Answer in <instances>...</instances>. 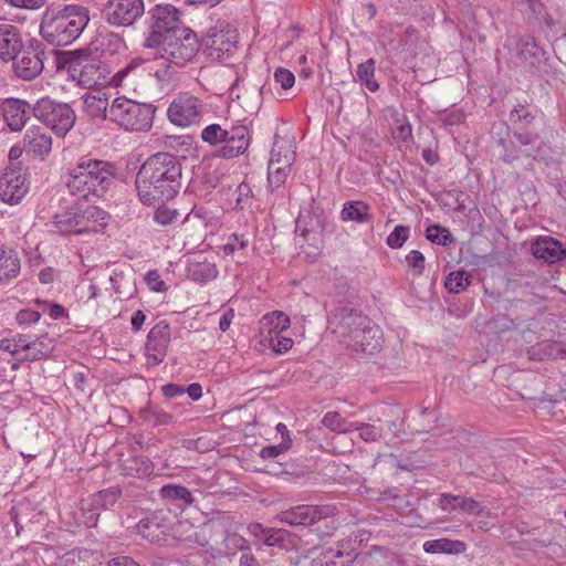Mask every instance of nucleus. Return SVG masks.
<instances>
[{"label":"nucleus","instance_id":"63","mask_svg":"<svg viewBox=\"0 0 566 566\" xmlns=\"http://www.w3.org/2000/svg\"><path fill=\"white\" fill-rule=\"evenodd\" d=\"M35 303L43 305L44 306L43 312H48V314L54 319H59V318L63 317L65 314L64 307L60 304H49L46 301H40V300H35Z\"/></svg>","mask_w":566,"mask_h":566},{"label":"nucleus","instance_id":"58","mask_svg":"<svg viewBox=\"0 0 566 566\" xmlns=\"http://www.w3.org/2000/svg\"><path fill=\"white\" fill-rule=\"evenodd\" d=\"M458 495L451 494V493H441L436 504L438 507H440L443 512L452 513L457 511V500Z\"/></svg>","mask_w":566,"mask_h":566},{"label":"nucleus","instance_id":"64","mask_svg":"<svg viewBox=\"0 0 566 566\" xmlns=\"http://www.w3.org/2000/svg\"><path fill=\"white\" fill-rule=\"evenodd\" d=\"M146 282L151 291L163 292L165 290V283L160 280L159 273L155 270L147 272Z\"/></svg>","mask_w":566,"mask_h":566},{"label":"nucleus","instance_id":"19","mask_svg":"<svg viewBox=\"0 0 566 566\" xmlns=\"http://www.w3.org/2000/svg\"><path fill=\"white\" fill-rule=\"evenodd\" d=\"M122 495V490L117 486H112L105 490H102L88 499L82 501V510L88 511L90 515L85 520V525L87 527L96 526L99 511L107 510L112 507L119 496Z\"/></svg>","mask_w":566,"mask_h":566},{"label":"nucleus","instance_id":"17","mask_svg":"<svg viewBox=\"0 0 566 566\" xmlns=\"http://www.w3.org/2000/svg\"><path fill=\"white\" fill-rule=\"evenodd\" d=\"M29 191V181L25 176L17 169H6L0 176V200L17 205Z\"/></svg>","mask_w":566,"mask_h":566},{"label":"nucleus","instance_id":"25","mask_svg":"<svg viewBox=\"0 0 566 566\" xmlns=\"http://www.w3.org/2000/svg\"><path fill=\"white\" fill-rule=\"evenodd\" d=\"M81 208L73 206L53 217L54 227L63 234H81Z\"/></svg>","mask_w":566,"mask_h":566},{"label":"nucleus","instance_id":"13","mask_svg":"<svg viewBox=\"0 0 566 566\" xmlns=\"http://www.w3.org/2000/svg\"><path fill=\"white\" fill-rule=\"evenodd\" d=\"M238 33L230 25L218 24L209 29L205 40L208 55L226 61L237 51Z\"/></svg>","mask_w":566,"mask_h":566},{"label":"nucleus","instance_id":"9","mask_svg":"<svg viewBox=\"0 0 566 566\" xmlns=\"http://www.w3.org/2000/svg\"><path fill=\"white\" fill-rule=\"evenodd\" d=\"M69 72L73 80L85 87L92 88L106 82V67L96 56L85 51L76 53L69 64Z\"/></svg>","mask_w":566,"mask_h":566},{"label":"nucleus","instance_id":"12","mask_svg":"<svg viewBox=\"0 0 566 566\" xmlns=\"http://www.w3.org/2000/svg\"><path fill=\"white\" fill-rule=\"evenodd\" d=\"M12 69L14 74L24 81L36 78L44 69V49L42 43L34 41L28 45H22L21 50L14 54Z\"/></svg>","mask_w":566,"mask_h":566},{"label":"nucleus","instance_id":"42","mask_svg":"<svg viewBox=\"0 0 566 566\" xmlns=\"http://www.w3.org/2000/svg\"><path fill=\"white\" fill-rule=\"evenodd\" d=\"M471 283V274L464 270L451 272L444 281L448 292L458 294L463 292Z\"/></svg>","mask_w":566,"mask_h":566},{"label":"nucleus","instance_id":"16","mask_svg":"<svg viewBox=\"0 0 566 566\" xmlns=\"http://www.w3.org/2000/svg\"><path fill=\"white\" fill-rule=\"evenodd\" d=\"M170 343V327L165 321L157 323L148 333L145 345L147 365L155 367L164 361Z\"/></svg>","mask_w":566,"mask_h":566},{"label":"nucleus","instance_id":"62","mask_svg":"<svg viewBox=\"0 0 566 566\" xmlns=\"http://www.w3.org/2000/svg\"><path fill=\"white\" fill-rule=\"evenodd\" d=\"M274 338L272 340H268L272 348L277 353H284L287 352L293 346V340L290 337L282 336L281 334H277L273 336Z\"/></svg>","mask_w":566,"mask_h":566},{"label":"nucleus","instance_id":"56","mask_svg":"<svg viewBox=\"0 0 566 566\" xmlns=\"http://www.w3.org/2000/svg\"><path fill=\"white\" fill-rule=\"evenodd\" d=\"M249 245V240L243 235L232 234L229 241L223 245V252L227 255L233 254L237 250H244Z\"/></svg>","mask_w":566,"mask_h":566},{"label":"nucleus","instance_id":"34","mask_svg":"<svg viewBox=\"0 0 566 566\" xmlns=\"http://www.w3.org/2000/svg\"><path fill=\"white\" fill-rule=\"evenodd\" d=\"M537 114L538 112L536 108L518 104L510 114V120L513 129L525 130L535 122Z\"/></svg>","mask_w":566,"mask_h":566},{"label":"nucleus","instance_id":"30","mask_svg":"<svg viewBox=\"0 0 566 566\" xmlns=\"http://www.w3.org/2000/svg\"><path fill=\"white\" fill-rule=\"evenodd\" d=\"M342 221H354L357 223H366L373 220L369 205L363 201H347L340 211Z\"/></svg>","mask_w":566,"mask_h":566},{"label":"nucleus","instance_id":"7","mask_svg":"<svg viewBox=\"0 0 566 566\" xmlns=\"http://www.w3.org/2000/svg\"><path fill=\"white\" fill-rule=\"evenodd\" d=\"M32 111L35 118L59 137H64L76 122V114L67 103L50 97L40 98Z\"/></svg>","mask_w":566,"mask_h":566},{"label":"nucleus","instance_id":"6","mask_svg":"<svg viewBox=\"0 0 566 566\" xmlns=\"http://www.w3.org/2000/svg\"><path fill=\"white\" fill-rule=\"evenodd\" d=\"M156 109L154 104L119 96L108 107V118L125 130L148 132L153 127Z\"/></svg>","mask_w":566,"mask_h":566},{"label":"nucleus","instance_id":"59","mask_svg":"<svg viewBox=\"0 0 566 566\" xmlns=\"http://www.w3.org/2000/svg\"><path fill=\"white\" fill-rule=\"evenodd\" d=\"M286 150L292 151L290 145L276 142L271 150L269 166L272 168L273 166H282V160Z\"/></svg>","mask_w":566,"mask_h":566},{"label":"nucleus","instance_id":"43","mask_svg":"<svg viewBox=\"0 0 566 566\" xmlns=\"http://www.w3.org/2000/svg\"><path fill=\"white\" fill-rule=\"evenodd\" d=\"M352 431L356 430L359 432V438L365 442H377L382 438L381 428L376 427L371 423H365L359 421L350 422Z\"/></svg>","mask_w":566,"mask_h":566},{"label":"nucleus","instance_id":"48","mask_svg":"<svg viewBox=\"0 0 566 566\" xmlns=\"http://www.w3.org/2000/svg\"><path fill=\"white\" fill-rule=\"evenodd\" d=\"M322 423L333 430V431H337V432H350L352 431V428H350V422H347L344 418L340 417V415L336 411H332V412H327L323 419H322Z\"/></svg>","mask_w":566,"mask_h":566},{"label":"nucleus","instance_id":"45","mask_svg":"<svg viewBox=\"0 0 566 566\" xmlns=\"http://www.w3.org/2000/svg\"><path fill=\"white\" fill-rule=\"evenodd\" d=\"M457 501V511H460L470 516H480L484 513L485 507L474 500L473 497H467L464 495L458 494Z\"/></svg>","mask_w":566,"mask_h":566},{"label":"nucleus","instance_id":"49","mask_svg":"<svg viewBox=\"0 0 566 566\" xmlns=\"http://www.w3.org/2000/svg\"><path fill=\"white\" fill-rule=\"evenodd\" d=\"M179 218V211L166 205L158 207L154 212V220L160 226L175 223Z\"/></svg>","mask_w":566,"mask_h":566},{"label":"nucleus","instance_id":"40","mask_svg":"<svg viewBox=\"0 0 566 566\" xmlns=\"http://www.w3.org/2000/svg\"><path fill=\"white\" fill-rule=\"evenodd\" d=\"M140 417L153 426H169L174 423V417L157 406H147L139 411Z\"/></svg>","mask_w":566,"mask_h":566},{"label":"nucleus","instance_id":"11","mask_svg":"<svg viewBox=\"0 0 566 566\" xmlns=\"http://www.w3.org/2000/svg\"><path fill=\"white\" fill-rule=\"evenodd\" d=\"M144 14V0H107L102 9V18L114 28L133 27Z\"/></svg>","mask_w":566,"mask_h":566},{"label":"nucleus","instance_id":"8","mask_svg":"<svg viewBox=\"0 0 566 566\" xmlns=\"http://www.w3.org/2000/svg\"><path fill=\"white\" fill-rule=\"evenodd\" d=\"M368 317L347 306H338L328 315V328L335 335L340 344L346 347L352 339L357 337V333L366 324Z\"/></svg>","mask_w":566,"mask_h":566},{"label":"nucleus","instance_id":"51","mask_svg":"<svg viewBox=\"0 0 566 566\" xmlns=\"http://www.w3.org/2000/svg\"><path fill=\"white\" fill-rule=\"evenodd\" d=\"M136 528L139 535L150 542L159 537V525L148 518L139 521Z\"/></svg>","mask_w":566,"mask_h":566},{"label":"nucleus","instance_id":"57","mask_svg":"<svg viewBox=\"0 0 566 566\" xmlns=\"http://www.w3.org/2000/svg\"><path fill=\"white\" fill-rule=\"evenodd\" d=\"M274 81L281 85L283 90H289L294 85V74L284 67H279L274 72Z\"/></svg>","mask_w":566,"mask_h":566},{"label":"nucleus","instance_id":"46","mask_svg":"<svg viewBox=\"0 0 566 566\" xmlns=\"http://www.w3.org/2000/svg\"><path fill=\"white\" fill-rule=\"evenodd\" d=\"M227 128H222L219 124H211L205 127L201 132V138L203 142L210 145L223 144L227 138Z\"/></svg>","mask_w":566,"mask_h":566},{"label":"nucleus","instance_id":"2","mask_svg":"<svg viewBox=\"0 0 566 566\" xmlns=\"http://www.w3.org/2000/svg\"><path fill=\"white\" fill-rule=\"evenodd\" d=\"M115 174V167L109 161L83 157L69 169L65 186L71 196L94 201L106 193Z\"/></svg>","mask_w":566,"mask_h":566},{"label":"nucleus","instance_id":"14","mask_svg":"<svg viewBox=\"0 0 566 566\" xmlns=\"http://www.w3.org/2000/svg\"><path fill=\"white\" fill-rule=\"evenodd\" d=\"M335 514L336 507L333 505L302 504L280 512L276 514L275 520L291 526H310Z\"/></svg>","mask_w":566,"mask_h":566},{"label":"nucleus","instance_id":"61","mask_svg":"<svg viewBox=\"0 0 566 566\" xmlns=\"http://www.w3.org/2000/svg\"><path fill=\"white\" fill-rule=\"evenodd\" d=\"M41 317V312L34 310H21L17 313V322L19 325L36 323Z\"/></svg>","mask_w":566,"mask_h":566},{"label":"nucleus","instance_id":"3","mask_svg":"<svg viewBox=\"0 0 566 566\" xmlns=\"http://www.w3.org/2000/svg\"><path fill=\"white\" fill-rule=\"evenodd\" d=\"M90 11L80 4L48 8L40 24L41 36L52 45L66 46L83 33Z\"/></svg>","mask_w":566,"mask_h":566},{"label":"nucleus","instance_id":"47","mask_svg":"<svg viewBox=\"0 0 566 566\" xmlns=\"http://www.w3.org/2000/svg\"><path fill=\"white\" fill-rule=\"evenodd\" d=\"M426 238L432 243L448 245L453 241L450 231L439 224H431L426 230Z\"/></svg>","mask_w":566,"mask_h":566},{"label":"nucleus","instance_id":"22","mask_svg":"<svg viewBox=\"0 0 566 566\" xmlns=\"http://www.w3.org/2000/svg\"><path fill=\"white\" fill-rule=\"evenodd\" d=\"M532 254L546 263H556L566 256V249L552 237H539L531 245Z\"/></svg>","mask_w":566,"mask_h":566},{"label":"nucleus","instance_id":"28","mask_svg":"<svg viewBox=\"0 0 566 566\" xmlns=\"http://www.w3.org/2000/svg\"><path fill=\"white\" fill-rule=\"evenodd\" d=\"M24 148L28 153L43 159L52 148V138L40 129H31L24 136Z\"/></svg>","mask_w":566,"mask_h":566},{"label":"nucleus","instance_id":"38","mask_svg":"<svg viewBox=\"0 0 566 566\" xmlns=\"http://www.w3.org/2000/svg\"><path fill=\"white\" fill-rule=\"evenodd\" d=\"M353 558L349 554H344L339 549H328L312 562L311 566H349Z\"/></svg>","mask_w":566,"mask_h":566},{"label":"nucleus","instance_id":"60","mask_svg":"<svg viewBox=\"0 0 566 566\" xmlns=\"http://www.w3.org/2000/svg\"><path fill=\"white\" fill-rule=\"evenodd\" d=\"M132 463H134L135 467H129V470H135L137 476L148 475L153 472V464L148 459L134 458Z\"/></svg>","mask_w":566,"mask_h":566},{"label":"nucleus","instance_id":"4","mask_svg":"<svg viewBox=\"0 0 566 566\" xmlns=\"http://www.w3.org/2000/svg\"><path fill=\"white\" fill-rule=\"evenodd\" d=\"M160 48L164 54L158 62L163 69H156L154 75L159 81H168L176 74L178 67L185 66L195 59L199 52L200 42L191 29L184 27L169 36Z\"/></svg>","mask_w":566,"mask_h":566},{"label":"nucleus","instance_id":"29","mask_svg":"<svg viewBox=\"0 0 566 566\" xmlns=\"http://www.w3.org/2000/svg\"><path fill=\"white\" fill-rule=\"evenodd\" d=\"M21 263L18 253L9 248L0 247V284L10 282L20 273Z\"/></svg>","mask_w":566,"mask_h":566},{"label":"nucleus","instance_id":"1","mask_svg":"<svg viewBox=\"0 0 566 566\" xmlns=\"http://www.w3.org/2000/svg\"><path fill=\"white\" fill-rule=\"evenodd\" d=\"M181 161L169 153L150 156L136 175V189L140 201L151 206L174 199L181 188Z\"/></svg>","mask_w":566,"mask_h":566},{"label":"nucleus","instance_id":"18","mask_svg":"<svg viewBox=\"0 0 566 566\" xmlns=\"http://www.w3.org/2000/svg\"><path fill=\"white\" fill-rule=\"evenodd\" d=\"M384 342L382 331L373 321L363 326L357 333V337L352 339L347 348L357 354L375 355L381 349Z\"/></svg>","mask_w":566,"mask_h":566},{"label":"nucleus","instance_id":"41","mask_svg":"<svg viewBox=\"0 0 566 566\" xmlns=\"http://www.w3.org/2000/svg\"><path fill=\"white\" fill-rule=\"evenodd\" d=\"M356 74L358 80L370 92H376L379 88L378 82L375 80V60L369 59L357 66Z\"/></svg>","mask_w":566,"mask_h":566},{"label":"nucleus","instance_id":"36","mask_svg":"<svg viewBox=\"0 0 566 566\" xmlns=\"http://www.w3.org/2000/svg\"><path fill=\"white\" fill-rule=\"evenodd\" d=\"M423 549L430 554L447 553L459 554L465 549V544L461 541H451L447 538H439L428 541L423 544Z\"/></svg>","mask_w":566,"mask_h":566},{"label":"nucleus","instance_id":"35","mask_svg":"<svg viewBox=\"0 0 566 566\" xmlns=\"http://www.w3.org/2000/svg\"><path fill=\"white\" fill-rule=\"evenodd\" d=\"M54 348L53 339L46 335L30 340L28 354L21 356V360L34 361L46 357Z\"/></svg>","mask_w":566,"mask_h":566},{"label":"nucleus","instance_id":"24","mask_svg":"<svg viewBox=\"0 0 566 566\" xmlns=\"http://www.w3.org/2000/svg\"><path fill=\"white\" fill-rule=\"evenodd\" d=\"M295 153L286 150L282 160V166H269L268 185L272 193L279 192L284 186L290 172L291 165L294 161Z\"/></svg>","mask_w":566,"mask_h":566},{"label":"nucleus","instance_id":"53","mask_svg":"<svg viewBox=\"0 0 566 566\" xmlns=\"http://www.w3.org/2000/svg\"><path fill=\"white\" fill-rule=\"evenodd\" d=\"M424 262V255L418 250L410 251L406 256L408 268L412 271V274L417 276L423 273Z\"/></svg>","mask_w":566,"mask_h":566},{"label":"nucleus","instance_id":"33","mask_svg":"<svg viewBox=\"0 0 566 566\" xmlns=\"http://www.w3.org/2000/svg\"><path fill=\"white\" fill-rule=\"evenodd\" d=\"M263 544L290 551L297 547V537L286 530L270 527Z\"/></svg>","mask_w":566,"mask_h":566},{"label":"nucleus","instance_id":"52","mask_svg":"<svg viewBox=\"0 0 566 566\" xmlns=\"http://www.w3.org/2000/svg\"><path fill=\"white\" fill-rule=\"evenodd\" d=\"M438 118L444 126H454L464 122L465 114L461 108H451L440 112Z\"/></svg>","mask_w":566,"mask_h":566},{"label":"nucleus","instance_id":"50","mask_svg":"<svg viewBox=\"0 0 566 566\" xmlns=\"http://www.w3.org/2000/svg\"><path fill=\"white\" fill-rule=\"evenodd\" d=\"M409 237V227L396 226L394 231L387 237L386 243L391 249H399L403 245Z\"/></svg>","mask_w":566,"mask_h":566},{"label":"nucleus","instance_id":"10","mask_svg":"<svg viewBox=\"0 0 566 566\" xmlns=\"http://www.w3.org/2000/svg\"><path fill=\"white\" fill-rule=\"evenodd\" d=\"M206 112V104L189 92L178 94L171 101L167 116L170 123L179 127L199 124Z\"/></svg>","mask_w":566,"mask_h":566},{"label":"nucleus","instance_id":"31","mask_svg":"<svg viewBox=\"0 0 566 566\" xmlns=\"http://www.w3.org/2000/svg\"><path fill=\"white\" fill-rule=\"evenodd\" d=\"M491 133L492 137L496 139L499 145H501L504 149L502 155L504 163L512 164L514 160L518 159L515 144L513 142L506 143V137L510 133V126L503 122L494 123Z\"/></svg>","mask_w":566,"mask_h":566},{"label":"nucleus","instance_id":"27","mask_svg":"<svg viewBox=\"0 0 566 566\" xmlns=\"http://www.w3.org/2000/svg\"><path fill=\"white\" fill-rule=\"evenodd\" d=\"M289 327L290 317L281 311L265 314L261 319V334L265 340H272L274 335L282 334Z\"/></svg>","mask_w":566,"mask_h":566},{"label":"nucleus","instance_id":"5","mask_svg":"<svg viewBox=\"0 0 566 566\" xmlns=\"http://www.w3.org/2000/svg\"><path fill=\"white\" fill-rule=\"evenodd\" d=\"M184 27L177 8L166 3L156 4L147 12L143 46L159 49L169 36Z\"/></svg>","mask_w":566,"mask_h":566},{"label":"nucleus","instance_id":"32","mask_svg":"<svg viewBox=\"0 0 566 566\" xmlns=\"http://www.w3.org/2000/svg\"><path fill=\"white\" fill-rule=\"evenodd\" d=\"M245 544L247 541L244 537L237 533H230L224 528L222 535H217L214 546L211 547V551H216L218 554L222 555H230L238 549H243Z\"/></svg>","mask_w":566,"mask_h":566},{"label":"nucleus","instance_id":"15","mask_svg":"<svg viewBox=\"0 0 566 566\" xmlns=\"http://www.w3.org/2000/svg\"><path fill=\"white\" fill-rule=\"evenodd\" d=\"M176 532L185 537L182 541L189 544H196L207 551L214 546L217 535H222L224 532V524L221 521L213 520L195 527L189 523H180Z\"/></svg>","mask_w":566,"mask_h":566},{"label":"nucleus","instance_id":"20","mask_svg":"<svg viewBox=\"0 0 566 566\" xmlns=\"http://www.w3.org/2000/svg\"><path fill=\"white\" fill-rule=\"evenodd\" d=\"M0 112L1 119L6 120L8 127L13 132H20L30 118L31 106L23 99L8 98L3 102Z\"/></svg>","mask_w":566,"mask_h":566},{"label":"nucleus","instance_id":"21","mask_svg":"<svg viewBox=\"0 0 566 566\" xmlns=\"http://www.w3.org/2000/svg\"><path fill=\"white\" fill-rule=\"evenodd\" d=\"M223 146L219 150L223 158H234L243 154L250 145V132L247 126H231L227 132Z\"/></svg>","mask_w":566,"mask_h":566},{"label":"nucleus","instance_id":"37","mask_svg":"<svg viewBox=\"0 0 566 566\" xmlns=\"http://www.w3.org/2000/svg\"><path fill=\"white\" fill-rule=\"evenodd\" d=\"M189 277L199 283H207L218 275L216 265L211 262H192L188 269Z\"/></svg>","mask_w":566,"mask_h":566},{"label":"nucleus","instance_id":"26","mask_svg":"<svg viewBox=\"0 0 566 566\" xmlns=\"http://www.w3.org/2000/svg\"><path fill=\"white\" fill-rule=\"evenodd\" d=\"M109 220V214L96 206L81 209V234L86 232H97L104 229Z\"/></svg>","mask_w":566,"mask_h":566},{"label":"nucleus","instance_id":"39","mask_svg":"<svg viewBox=\"0 0 566 566\" xmlns=\"http://www.w3.org/2000/svg\"><path fill=\"white\" fill-rule=\"evenodd\" d=\"M159 495L164 500L178 501L180 504L190 505L193 502L191 492L182 485L167 484L159 490Z\"/></svg>","mask_w":566,"mask_h":566},{"label":"nucleus","instance_id":"54","mask_svg":"<svg viewBox=\"0 0 566 566\" xmlns=\"http://www.w3.org/2000/svg\"><path fill=\"white\" fill-rule=\"evenodd\" d=\"M292 446L291 438L283 439L279 444L274 446H266L261 449L260 457L262 459H274L282 454L283 452L287 451Z\"/></svg>","mask_w":566,"mask_h":566},{"label":"nucleus","instance_id":"55","mask_svg":"<svg viewBox=\"0 0 566 566\" xmlns=\"http://www.w3.org/2000/svg\"><path fill=\"white\" fill-rule=\"evenodd\" d=\"M514 137L516 142L518 143L517 148H522L523 146H534V145H542L543 142L541 140L537 133L532 132H524V130H514Z\"/></svg>","mask_w":566,"mask_h":566},{"label":"nucleus","instance_id":"44","mask_svg":"<svg viewBox=\"0 0 566 566\" xmlns=\"http://www.w3.org/2000/svg\"><path fill=\"white\" fill-rule=\"evenodd\" d=\"M84 108L93 117H108L107 99L93 95H86L83 101Z\"/></svg>","mask_w":566,"mask_h":566},{"label":"nucleus","instance_id":"23","mask_svg":"<svg viewBox=\"0 0 566 566\" xmlns=\"http://www.w3.org/2000/svg\"><path fill=\"white\" fill-rule=\"evenodd\" d=\"M22 45L19 29L11 23H0V59L10 61Z\"/></svg>","mask_w":566,"mask_h":566}]
</instances>
